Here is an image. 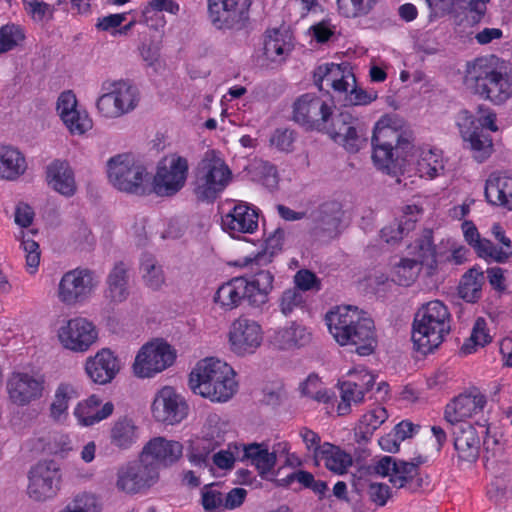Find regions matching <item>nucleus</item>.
<instances>
[{
	"instance_id": "obj_48",
	"label": "nucleus",
	"mask_w": 512,
	"mask_h": 512,
	"mask_svg": "<svg viewBox=\"0 0 512 512\" xmlns=\"http://www.w3.org/2000/svg\"><path fill=\"white\" fill-rule=\"evenodd\" d=\"M421 264L416 259L404 258L395 265L392 280L400 286H410L417 278Z\"/></svg>"
},
{
	"instance_id": "obj_13",
	"label": "nucleus",
	"mask_w": 512,
	"mask_h": 512,
	"mask_svg": "<svg viewBox=\"0 0 512 512\" xmlns=\"http://www.w3.org/2000/svg\"><path fill=\"white\" fill-rule=\"evenodd\" d=\"M464 148L469 149L472 157L479 163L486 161L493 152V141L490 134L476 125V119L468 110H461L456 116Z\"/></svg>"
},
{
	"instance_id": "obj_49",
	"label": "nucleus",
	"mask_w": 512,
	"mask_h": 512,
	"mask_svg": "<svg viewBox=\"0 0 512 512\" xmlns=\"http://www.w3.org/2000/svg\"><path fill=\"white\" fill-rule=\"evenodd\" d=\"M114 410L111 402L105 403L100 410H94L87 405L78 404L74 410V415L84 426H91L109 417Z\"/></svg>"
},
{
	"instance_id": "obj_28",
	"label": "nucleus",
	"mask_w": 512,
	"mask_h": 512,
	"mask_svg": "<svg viewBox=\"0 0 512 512\" xmlns=\"http://www.w3.org/2000/svg\"><path fill=\"white\" fill-rule=\"evenodd\" d=\"M238 461H249L255 466L259 475L267 479L275 467V456L270 453L267 443H240V451L237 452Z\"/></svg>"
},
{
	"instance_id": "obj_58",
	"label": "nucleus",
	"mask_w": 512,
	"mask_h": 512,
	"mask_svg": "<svg viewBox=\"0 0 512 512\" xmlns=\"http://www.w3.org/2000/svg\"><path fill=\"white\" fill-rule=\"evenodd\" d=\"M294 289H299L303 294L307 291L318 292L321 290V280L308 269H300L294 275Z\"/></svg>"
},
{
	"instance_id": "obj_52",
	"label": "nucleus",
	"mask_w": 512,
	"mask_h": 512,
	"mask_svg": "<svg viewBox=\"0 0 512 512\" xmlns=\"http://www.w3.org/2000/svg\"><path fill=\"white\" fill-rule=\"evenodd\" d=\"M253 177L261 182L269 190H274L278 186L279 178L275 165L268 161L258 160L251 165Z\"/></svg>"
},
{
	"instance_id": "obj_47",
	"label": "nucleus",
	"mask_w": 512,
	"mask_h": 512,
	"mask_svg": "<svg viewBox=\"0 0 512 512\" xmlns=\"http://www.w3.org/2000/svg\"><path fill=\"white\" fill-rule=\"evenodd\" d=\"M341 402L337 406L338 415L344 416L350 413L351 405H359L363 402L362 391L357 389V384L352 380L339 382Z\"/></svg>"
},
{
	"instance_id": "obj_14",
	"label": "nucleus",
	"mask_w": 512,
	"mask_h": 512,
	"mask_svg": "<svg viewBox=\"0 0 512 512\" xmlns=\"http://www.w3.org/2000/svg\"><path fill=\"white\" fill-rule=\"evenodd\" d=\"M332 115V105L327 104L313 93L298 97L293 104L292 119L309 130L322 131L326 128L327 117Z\"/></svg>"
},
{
	"instance_id": "obj_10",
	"label": "nucleus",
	"mask_w": 512,
	"mask_h": 512,
	"mask_svg": "<svg viewBox=\"0 0 512 512\" xmlns=\"http://www.w3.org/2000/svg\"><path fill=\"white\" fill-rule=\"evenodd\" d=\"M188 161L177 154H170L159 161L153 180V190L158 196H173L185 185Z\"/></svg>"
},
{
	"instance_id": "obj_7",
	"label": "nucleus",
	"mask_w": 512,
	"mask_h": 512,
	"mask_svg": "<svg viewBox=\"0 0 512 512\" xmlns=\"http://www.w3.org/2000/svg\"><path fill=\"white\" fill-rule=\"evenodd\" d=\"M371 145L372 159L378 169L390 173L394 168V155L405 159L412 149V136L408 132L399 131L388 125H377L374 128Z\"/></svg>"
},
{
	"instance_id": "obj_22",
	"label": "nucleus",
	"mask_w": 512,
	"mask_h": 512,
	"mask_svg": "<svg viewBox=\"0 0 512 512\" xmlns=\"http://www.w3.org/2000/svg\"><path fill=\"white\" fill-rule=\"evenodd\" d=\"M141 455L147 461H151L159 472L160 468L170 467L181 459L183 445L175 440L155 437L146 443Z\"/></svg>"
},
{
	"instance_id": "obj_32",
	"label": "nucleus",
	"mask_w": 512,
	"mask_h": 512,
	"mask_svg": "<svg viewBox=\"0 0 512 512\" xmlns=\"http://www.w3.org/2000/svg\"><path fill=\"white\" fill-rule=\"evenodd\" d=\"M138 438V427L132 419L127 417L115 421L109 430V444L119 451L131 448Z\"/></svg>"
},
{
	"instance_id": "obj_1",
	"label": "nucleus",
	"mask_w": 512,
	"mask_h": 512,
	"mask_svg": "<svg viewBox=\"0 0 512 512\" xmlns=\"http://www.w3.org/2000/svg\"><path fill=\"white\" fill-rule=\"evenodd\" d=\"M334 339L342 346H355L361 356L374 352L377 340L373 320L357 307L337 306L325 317Z\"/></svg>"
},
{
	"instance_id": "obj_29",
	"label": "nucleus",
	"mask_w": 512,
	"mask_h": 512,
	"mask_svg": "<svg viewBox=\"0 0 512 512\" xmlns=\"http://www.w3.org/2000/svg\"><path fill=\"white\" fill-rule=\"evenodd\" d=\"M343 217L342 205L338 201H328L313 212L314 233L334 237L339 232Z\"/></svg>"
},
{
	"instance_id": "obj_64",
	"label": "nucleus",
	"mask_w": 512,
	"mask_h": 512,
	"mask_svg": "<svg viewBox=\"0 0 512 512\" xmlns=\"http://www.w3.org/2000/svg\"><path fill=\"white\" fill-rule=\"evenodd\" d=\"M77 100L73 92L67 91L61 93L57 102V111L63 122H70L69 117L76 115Z\"/></svg>"
},
{
	"instance_id": "obj_30",
	"label": "nucleus",
	"mask_w": 512,
	"mask_h": 512,
	"mask_svg": "<svg viewBox=\"0 0 512 512\" xmlns=\"http://www.w3.org/2000/svg\"><path fill=\"white\" fill-rule=\"evenodd\" d=\"M48 184L58 193L70 197L76 191L74 174L66 161L55 160L47 166Z\"/></svg>"
},
{
	"instance_id": "obj_62",
	"label": "nucleus",
	"mask_w": 512,
	"mask_h": 512,
	"mask_svg": "<svg viewBox=\"0 0 512 512\" xmlns=\"http://www.w3.org/2000/svg\"><path fill=\"white\" fill-rule=\"evenodd\" d=\"M296 139V133L288 128H277L270 137L271 146L282 152H291Z\"/></svg>"
},
{
	"instance_id": "obj_41",
	"label": "nucleus",
	"mask_w": 512,
	"mask_h": 512,
	"mask_svg": "<svg viewBox=\"0 0 512 512\" xmlns=\"http://www.w3.org/2000/svg\"><path fill=\"white\" fill-rule=\"evenodd\" d=\"M388 413L384 407H377L364 414L358 424L356 435L362 441H369L374 432L387 420Z\"/></svg>"
},
{
	"instance_id": "obj_16",
	"label": "nucleus",
	"mask_w": 512,
	"mask_h": 512,
	"mask_svg": "<svg viewBox=\"0 0 512 512\" xmlns=\"http://www.w3.org/2000/svg\"><path fill=\"white\" fill-rule=\"evenodd\" d=\"M262 340V328L255 320L239 317L232 323L229 342L235 354H253L260 347Z\"/></svg>"
},
{
	"instance_id": "obj_31",
	"label": "nucleus",
	"mask_w": 512,
	"mask_h": 512,
	"mask_svg": "<svg viewBox=\"0 0 512 512\" xmlns=\"http://www.w3.org/2000/svg\"><path fill=\"white\" fill-rule=\"evenodd\" d=\"M310 341L311 333L297 322H291L289 326L278 329L272 337L273 345L280 350L300 348Z\"/></svg>"
},
{
	"instance_id": "obj_15",
	"label": "nucleus",
	"mask_w": 512,
	"mask_h": 512,
	"mask_svg": "<svg viewBox=\"0 0 512 512\" xmlns=\"http://www.w3.org/2000/svg\"><path fill=\"white\" fill-rule=\"evenodd\" d=\"M208 17L219 30H240L248 18V6L237 0H208Z\"/></svg>"
},
{
	"instance_id": "obj_60",
	"label": "nucleus",
	"mask_w": 512,
	"mask_h": 512,
	"mask_svg": "<svg viewBox=\"0 0 512 512\" xmlns=\"http://www.w3.org/2000/svg\"><path fill=\"white\" fill-rule=\"evenodd\" d=\"M96 107L98 112L105 118H118L122 116L117 97L112 89L98 98Z\"/></svg>"
},
{
	"instance_id": "obj_5",
	"label": "nucleus",
	"mask_w": 512,
	"mask_h": 512,
	"mask_svg": "<svg viewBox=\"0 0 512 512\" xmlns=\"http://www.w3.org/2000/svg\"><path fill=\"white\" fill-rule=\"evenodd\" d=\"M273 281L274 275L269 270H259L250 279L234 277L218 288L214 301L224 310H232L244 301L252 307H261L268 302Z\"/></svg>"
},
{
	"instance_id": "obj_3",
	"label": "nucleus",
	"mask_w": 512,
	"mask_h": 512,
	"mask_svg": "<svg viewBox=\"0 0 512 512\" xmlns=\"http://www.w3.org/2000/svg\"><path fill=\"white\" fill-rule=\"evenodd\" d=\"M189 387L195 393L214 402H226L237 391L235 372L227 363L206 358L197 363L189 376Z\"/></svg>"
},
{
	"instance_id": "obj_25",
	"label": "nucleus",
	"mask_w": 512,
	"mask_h": 512,
	"mask_svg": "<svg viewBox=\"0 0 512 512\" xmlns=\"http://www.w3.org/2000/svg\"><path fill=\"white\" fill-rule=\"evenodd\" d=\"M454 448L458 458L466 462H475L480 453V431L470 423L453 424Z\"/></svg>"
},
{
	"instance_id": "obj_9",
	"label": "nucleus",
	"mask_w": 512,
	"mask_h": 512,
	"mask_svg": "<svg viewBox=\"0 0 512 512\" xmlns=\"http://www.w3.org/2000/svg\"><path fill=\"white\" fill-rule=\"evenodd\" d=\"M175 352L166 342L156 340L144 344L138 351L133 373L138 378H151L170 367L175 361Z\"/></svg>"
},
{
	"instance_id": "obj_23",
	"label": "nucleus",
	"mask_w": 512,
	"mask_h": 512,
	"mask_svg": "<svg viewBox=\"0 0 512 512\" xmlns=\"http://www.w3.org/2000/svg\"><path fill=\"white\" fill-rule=\"evenodd\" d=\"M120 361L109 349L98 351L86 360L85 371L96 384L110 383L120 371Z\"/></svg>"
},
{
	"instance_id": "obj_6",
	"label": "nucleus",
	"mask_w": 512,
	"mask_h": 512,
	"mask_svg": "<svg viewBox=\"0 0 512 512\" xmlns=\"http://www.w3.org/2000/svg\"><path fill=\"white\" fill-rule=\"evenodd\" d=\"M232 172L215 150L205 152L195 169L193 192L203 202H213L228 186Z\"/></svg>"
},
{
	"instance_id": "obj_26",
	"label": "nucleus",
	"mask_w": 512,
	"mask_h": 512,
	"mask_svg": "<svg viewBox=\"0 0 512 512\" xmlns=\"http://www.w3.org/2000/svg\"><path fill=\"white\" fill-rule=\"evenodd\" d=\"M130 267L124 261L116 262L106 277L104 297L110 303L120 304L130 295Z\"/></svg>"
},
{
	"instance_id": "obj_4",
	"label": "nucleus",
	"mask_w": 512,
	"mask_h": 512,
	"mask_svg": "<svg viewBox=\"0 0 512 512\" xmlns=\"http://www.w3.org/2000/svg\"><path fill=\"white\" fill-rule=\"evenodd\" d=\"M451 315L447 306L433 300L424 304L415 314L412 325L414 348L426 355L437 349L451 330Z\"/></svg>"
},
{
	"instance_id": "obj_56",
	"label": "nucleus",
	"mask_w": 512,
	"mask_h": 512,
	"mask_svg": "<svg viewBox=\"0 0 512 512\" xmlns=\"http://www.w3.org/2000/svg\"><path fill=\"white\" fill-rule=\"evenodd\" d=\"M443 169V162L438 153L432 150L422 152L418 160V170L422 175L434 178L438 176Z\"/></svg>"
},
{
	"instance_id": "obj_54",
	"label": "nucleus",
	"mask_w": 512,
	"mask_h": 512,
	"mask_svg": "<svg viewBox=\"0 0 512 512\" xmlns=\"http://www.w3.org/2000/svg\"><path fill=\"white\" fill-rule=\"evenodd\" d=\"M491 342V336L488 333L486 320L478 317L473 325L470 338L462 345L461 351L464 354H471L475 346L484 347Z\"/></svg>"
},
{
	"instance_id": "obj_43",
	"label": "nucleus",
	"mask_w": 512,
	"mask_h": 512,
	"mask_svg": "<svg viewBox=\"0 0 512 512\" xmlns=\"http://www.w3.org/2000/svg\"><path fill=\"white\" fill-rule=\"evenodd\" d=\"M313 77L315 85L318 86L320 90L322 89V84L324 81H326L328 85H331L333 80H337V78L340 77H350L353 83L356 82L355 76L350 70H348L347 65L344 63H325L319 65L314 70Z\"/></svg>"
},
{
	"instance_id": "obj_39",
	"label": "nucleus",
	"mask_w": 512,
	"mask_h": 512,
	"mask_svg": "<svg viewBox=\"0 0 512 512\" xmlns=\"http://www.w3.org/2000/svg\"><path fill=\"white\" fill-rule=\"evenodd\" d=\"M483 279V272L478 271L476 268L468 270L462 276L458 286L460 298L469 303H474L480 299Z\"/></svg>"
},
{
	"instance_id": "obj_59",
	"label": "nucleus",
	"mask_w": 512,
	"mask_h": 512,
	"mask_svg": "<svg viewBox=\"0 0 512 512\" xmlns=\"http://www.w3.org/2000/svg\"><path fill=\"white\" fill-rule=\"evenodd\" d=\"M218 484L205 485L202 489V506L206 511L224 508V494L218 490Z\"/></svg>"
},
{
	"instance_id": "obj_57",
	"label": "nucleus",
	"mask_w": 512,
	"mask_h": 512,
	"mask_svg": "<svg viewBox=\"0 0 512 512\" xmlns=\"http://www.w3.org/2000/svg\"><path fill=\"white\" fill-rule=\"evenodd\" d=\"M24 39L22 29L14 24L0 28V54L12 50Z\"/></svg>"
},
{
	"instance_id": "obj_27",
	"label": "nucleus",
	"mask_w": 512,
	"mask_h": 512,
	"mask_svg": "<svg viewBox=\"0 0 512 512\" xmlns=\"http://www.w3.org/2000/svg\"><path fill=\"white\" fill-rule=\"evenodd\" d=\"M222 227L232 236L236 233H253L258 227V213L247 203H238L222 217Z\"/></svg>"
},
{
	"instance_id": "obj_51",
	"label": "nucleus",
	"mask_w": 512,
	"mask_h": 512,
	"mask_svg": "<svg viewBox=\"0 0 512 512\" xmlns=\"http://www.w3.org/2000/svg\"><path fill=\"white\" fill-rule=\"evenodd\" d=\"M337 142L350 153H356L367 144V130L364 124L357 119V124L352 125Z\"/></svg>"
},
{
	"instance_id": "obj_46",
	"label": "nucleus",
	"mask_w": 512,
	"mask_h": 512,
	"mask_svg": "<svg viewBox=\"0 0 512 512\" xmlns=\"http://www.w3.org/2000/svg\"><path fill=\"white\" fill-rule=\"evenodd\" d=\"M306 295L303 294L299 289L293 287L285 289L278 299V307L280 312L285 316L289 317L295 312L306 308Z\"/></svg>"
},
{
	"instance_id": "obj_2",
	"label": "nucleus",
	"mask_w": 512,
	"mask_h": 512,
	"mask_svg": "<svg viewBox=\"0 0 512 512\" xmlns=\"http://www.w3.org/2000/svg\"><path fill=\"white\" fill-rule=\"evenodd\" d=\"M464 83L474 94L494 104H502L512 97V77L504 62L494 55L468 62Z\"/></svg>"
},
{
	"instance_id": "obj_35",
	"label": "nucleus",
	"mask_w": 512,
	"mask_h": 512,
	"mask_svg": "<svg viewBox=\"0 0 512 512\" xmlns=\"http://www.w3.org/2000/svg\"><path fill=\"white\" fill-rule=\"evenodd\" d=\"M288 35L278 29L268 31L264 41V55L273 62H282L292 51Z\"/></svg>"
},
{
	"instance_id": "obj_12",
	"label": "nucleus",
	"mask_w": 512,
	"mask_h": 512,
	"mask_svg": "<svg viewBox=\"0 0 512 512\" xmlns=\"http://www.w3.org/2000/svg\"><path fill=\"white\" fill-rule=\"evenodd\" d=\"M28 479V496L41 502L52 499L57 495L60 490L62 475L56 461L44 460L31 467Z\"/></svg>"
},
{
	"instance_id": "obj_18",
	"label": "nucleus",
	"mask_w": 512,
	"mask_h": 512,
	"mask_svg": "<svg viewBox=\"0 0 512 512\" xmlns=\"http://www.w3.org/2000/svg\"><path fill=\"white\" fill-rule=\"evenodd\" d=\"M152 413L156 421L166 425L180 423L188 413L185 400L170 387H163L152 404Z\"/></svg>"
},
{
	"instance_id": "obj_37",
	"label": "nucleus",
	"mask_w": 512,
	"mask_h": 512,
	"mask_svg": "<svg viewBox=\"0 0 512 512\" xmlns=\"http://www.w3.org/2000/svg\"><path fill=\"white\" fill-rule=\"evenodd\" d=\"M318 450L319 457L325 461V466L332 472L343 474L352 464L350 454L329 442H324Z\"/></svg>"
},
{
	"instance_id": "obj_11",
	"label": "nucleus",
	"mask_w": 512,
	"mask_h": 512,
	"mask_svg": "<svg viewBox=\"0 0 512 512\" xmlns=\"http://www.w3.org/2000/svg\"><path fill=\"white\" fill-rule=\"evenodd\" d=\"M158 479L156 466L141 455L139 460L118 469L116 488L125 494L135 495L152 487Z\"/></svg>"
},
{
	"instance_id": "obj_8",
	"label": "nucleus",
	"mask_w": 512,
	"mask_h": 512,
	"mask_svg": "<svg viewBox=\"0 0 512 512\" xmlns=\"http://www.w3.org/2000/svg\"><path fill=\"white\" fill-rule=\"evenodd\" d=\"M107 168L109 181L117 190L137 195L145 193L144 182L148 173L130 155L119 154L110 158Z\"/></svg>"
},
{
	"instance_id": "obj_50",
	"label": "nucleus",
	"mask_w": 512,
	"mask_h": 512,
	"mask_svg": "<svg viewBox=\"0 0 512 512\" xmlns=\"http://www.w3.org/2000/svg\"><path fill=\"white\" fill-rule=\"evenodd\" d=\"M473 249L478 257L488 262L493 261L499 264H505L512 259V251L504 252V250H500L487 238H481Z\"/></svg>"
},
{
	"instance_id": "obj_40",
	"label": "nucleus",
	"mask_w": 512,
	"mask_h": 512,
	"mask_svg": "<svg viewBox=\"0 0 512 512\" xmlns=\"http://www.w3.org/2000/svg\"><path fill=\"white\" fill-rule=\"evenodd\" d=\"M426 461L427 458L422 455L414 457L411 461L396 460L397 469H395V473L391 474L390 481L394 486L404 487L413 481L414 477L418 475L419 466Z\"/></svg>"
},
{
	"instance_id": "obj_44",
	"label": "nucleus",
	"mask_w": 512,
	"mask_h": 512,
	"mask_svg": "<svg viewBox=\"0 0 512 512\" xmlns=\"http://www.w3.org/2000/svg\"><path fill=\"white\" fill-rule=\"evenodd\" d=\"M358 117L352 115L348 110H343L337 115L327 117L326 128L321 132H326L330 137L337 142L346 132L349 131L352 125L357 124Z\"/></svg>"
},
{
	"instance_id": "obj_17",
	"label": "nucleus",
	"mask_w": 512,
	"mask_h": 512,
	"mask_svg": "<svg viewBox=\"0 0 512 512\" xmlns=\"http://www.w3.org/2000/svg\"><path fill=\"white\" fill-rule=\"evenodd\" d=\"M96 327L85 318H74L66 322L58 331L61 344L74 352H85L96 342Z\"/></svg>"
},
{
	"instance_id": "obj_20",
	"label": "nucleus",
	"mask_w": 512,
	"mask_h": 512,
	"mask_svg": "<svg viewBox=\"0 0 512 512\" xmlns=\"http://www.w3.org/2000/svg\"><path fill=\"white\" fill-rule=\"evenodd\" d=\"M93 272L88 269H74L66 272L59 283L58 297L68 305L85 300L93 290Z\"/></svg>"
},
{
	"instance_id": "obj_42",
	"label": "nucleus",
	"mask_w": 512,
	"mask_h": 512,
	"mask_svg": "<svg viewBox=\"0 0 512 512\" xmlns=\"http://www.w3.org/2000/svg\"><path fill=\"white\" fill-rule=\"evenodd\" d=\"M142 279L146 287L159 290L165 283V275L162 266L159 265L150 254L143 255L140 264Z\"/></svg>"
},
{
	"instance_id": "obj_19",
	"label": "nucleus",
	"mask_w": 512,
	"mask_h": 512,
	"mask_svg": "<svg viewBox=\"0 0 512 512\" xmlns=\"http://www.w3.org/2000/svg\"><path fill=\"white\" fill-rule=\"evenodd\" d=\"M45 379L42 375L15 372L7 382V390L11 401L25 406L43 396Z\"/></svg>"
},
{
	"instance_id": "obj_53",
	"label": "nucleus",
	"mask_w": 512,
	"mask_h": 512,
	"mask_svg": "<svg viewBox=\"0 0 512 512\" xmlns=\"http://www.w3.org/2000/svg\"><path fill=\"white\" fill-rule=\"evenodd\" d=\"M416 219L413 218H399L396 222L385 226L381 229V238L386 243H397L405 235L415 228Z\"/></svg>"
},
{
	"instance_id": "obj_33",
	"label": "nucleus",
	"mask_w": 512,
	"mask_h": 512,
	"mask_svg": "<svg viewBox=\"0 0 512 512\" xmlns=\"http://www.w3.org/2000/svg\"><path fill=\"white\" fill-rule=\"evenodd\" d=\"M26 160L22 153L12 146H0V178L15 180L24 174Z\"/></svg>"
},
{
	"instance_id": "obj_36",
	"label": "nucleus",
	"mask_w": 512,
	"mask_h": 512,
	"mask_svg": "<svg viewBox=\"0 0 512 512\" xmlns=\"http://www.w3.org/2000/svg\"><path fill=\"white\" fill-rule=\"evenodd\" d=\"M80 397V391L77 386L71 383H60L50 404V417L55 421H60L67 416V410L71 401Z\"/></svg>"
},
{
	"instance_id": "obj_55",
	"label": "nucleus",
	"mask_w": 512,
	"mask_h": 512,
	"mask_svg": "<svg viewBox=\"0 0 512 512\" xmlns=\"http://www.w3.org/2000/svg\"><path fill=\"white\" fill-rule=\"evenodd\" d=\"M102 507L99 499L92 493L77 494L62 510L59 512H101Z\"/></svg>"
},
{
	"instance_id": "obj_21",
	"label": "nucleus",
	"mask_w": 512,
	"mask_h": 512,
	"mask_svg": "<svg viewBox=\"0 0 512 512\" xmlns=\"http://www.w3.org/2000/svg\"><path fill=\"white\" fill-rule=\"evenodd\" d=\"M487 403L485 395L472 388L453 398L445 407L444 417L451 424L465 422V418L482 411Z\"/></svg>"
},
{
	"instance_id": "obj_24",
	"label": "nucleus",
	"mask_w": 512,
	"mask_h": 512,
	"mask_svg": "<svg viewBox=\"0 0 512 512\" xmlns=\"http://www.w3.org/2000/svg\"><path fill=\"white\" fill-rule=\"evenodd\" d=\"M484 194L489 204L512 210V172H492L486 179Z\"/></svg>"
},
{
	"instance_id": "obj_63",
	"label": "nucleus",
	"mask_w": 512,
	"mask_h": 512,
	"mask_svg": "<svg viewBox=\"0 0 512 512\" xmlns=\"http://www.w3.org/2000/svg\"><path fill=\"white\" fill-rule=\"evenodd\" d=\"M345 97V105L349 106H363L368 105L377 99L375 91L368 92L361 87L356 86V82Z\"/></svg>"
},
{
	"instance_id": "obj_38",
	"label": "nucleus",
	"mask_w": 512,
	"mask_h": 512,
	"mask_svg": "<svg viewBox=\"0 0 512 512\" xmlns=\"http://www.w3.org/2000/svg\"><path fill=\"white\" fill-rule=\"evenodd\" d=\"M285 232L281 228H277L266 239L265 248L262 252H258L254 258H245V265L255 264L264 266L272 262L273 257L282 250Z\"/></svg>"
},
{
	"instance_id": "obj_34",
	"label": "nucleus",
	"mask_w": 512,
	"mask_h": 512,
	"mask_svg": "<svg viewBox=\"0 0 512 512\" xmlns=\"http://www.w3.org/2000/svg\"><path fill=\"white\" fill-rule=\"evenodd\" d=\"M221 441V436L217 434L215 437L214 433H206L203 437L196 439L191 444L189 461L199 467L210 466V454L220 446Z\"/></svg>"
},
{
	"instance_id": "obj_45",
	"label": "nucleus",
	"mask_w": 512,
	"mask_h": 512,
	"mask_svg": "<svg viewBox=\"0 0 512 512\" xmlns=\"http://www.w3.org/2000/svg\"><path fill=\"white\" fill-rule=\"evenodd\" d=\"M112 91L117 97L121 115L129 113L138 105L139 96L135 86L120 81L112 84Z\"/></svg>"
},
{
	"instance_id": "obj_61",
	"label": "nucleus",
	"mask_w": 512,
	"mask_h": 512,
	"mask_svg": "<svg viewBox=\"0 0 512 512\" xmlns=\"http://www.w3.org/2000/svg\"><path fill=\"white\" fill-rule=\"evenodd\" d=\"M25 11L37 22H47L53 17L54 8L39 0H29L24 3Z\"/></svg>"
}]
</instances>
